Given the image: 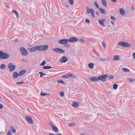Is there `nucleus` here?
I'll use <instances>...</instances> for the list:
<instances>
[{"instance_id":"obj_1","label":"nucleus","mask_w":135,"mask_h":135,"mask_svg":"<svg viewBox=\"0 0 135 135\" xmlns=\"http://www.w3.org/2000/svg\"><path fill=\"white\" fill-rule=\"evenodd\" d=\"M9 57V55L6 52H3L2 51H0V59H6Z\"/></svg>"},{"instance_id":"obj_2","label":"nucleus","mask_w":135,"mask_h":135,"mask_svg":"<svg viewBox=\"0 0 135 135\" xmlns=\"http://www.w3.org/2000/svg\"><path fill=\"white\" fill-rule=\"evenodd\" d=\"M117 44L118 45L122 46L124 47H129L131 46L129 44L122 41L118 42Z\"/></svg>"},{"instance_id":"obj_3","label":"nucleus","mask_w":135,"mask_h":135,"mask_svg":"<svg viewBox=\"0 0 135 135\" xmlns=\"http://www.w3.org/2000/svg\"><path fill=\"white\" fill-rule=\"evenodd\" d=\"M108 76L107 74L104 75H102L101 76H98V79L102 81L105 82L106 81V78Z\"/></svg>"},{"instance_id":"obj_4","label":"nucleus","mask_w":135,"mask_h":135,"mask_svg":"<svg viewBox=\"0 0 135 135\" xmlns=\"http://www.w3.org/2000/svg\"><path fill=\"white\" fill-rule=\"evenodd\" d=\"M25 118L27 122L30 124H32L33 123V119L30 116L26 115Z\"/></svg>"},{"instance_id":"obj_5","label":"nucleus","mask_w":135,"mask_h":135,"mask_svg":"<svg viewBox=\"0 0 135 135\" xmlns=\"http://www.w3.org/2000/svg\"><path fill=\"white\" fill-rule=\"evenodd\" d=\"M21 54L22 55L25 56L28 54V53L27 50L23 47H22L20 48Z\"/></svg>"},{"instance_id":"obj_6","label":"nucleus","mask_w":135,"mask_h":135,"mask_svg":"<svg viewBox=\"0 0 135 135\" xmlns=\"http://www.w3.org/2000/svg\"><path fill=\"white\" fill-rule=\"evenodd\" d=\"M8 68L9 69V71L11 72L15 69L16 68V66L15 65H13L12 63H9L8 65Z\"/></svg>"},{"instance_id":"obj_7","label":"nucleus","mask_w":135,"mask_h":135,"mask_svg":"<svg viewBox=\"0 0 135 135\" xmlns=\"http://www.w3.org/2000/svg\"><path fill=\"white\" fill-rule=\"evenodd\" d=\"M68 60V59L66 57L63 56L60 59L59 61L61 62L65 63L67 62Z\"/></svg>"},{"instance_id":"obj_8","label":"nucleus","mask_w":135,"mask_h":135,"mask_svg":"<svg viewBox=\"0 0 135 135\" xmlns=\"http://www.w3.org/2000/svg\"><path fill=\"white\" fill-rule=\"evenodd\" d=\"M68 42V39H61L59 41V43L61 45H63L67 44Z\"/></svg>"},{"instance_id":"obj_9","label":"nucleus","mask_w":135,"mask_h":135,"mask_svg":"<svg viewBox=\"0 0 135 135\" xmlns=\"http://www.w3.org/2000/svg\"><path fill=\"white\" fill-rule=\"evenodd\" d=\"M68 41L71 42H77L78 41V40L77 38L75 37L70 38L69 39H68Z\"/></svg>"},{"instance_id":"obj_10","label":"nucleus","mask_w":135,"mask_h":135,"mask_svg":"<svg viewBox=\"0 0 135 135\" xmlns=\"http://www.w3.org/2000/svg\"><path fill=\"white\" fill-rule=\"evenodd\" d=\"M105 21V20L103 18H102V20H99V23L100 25L103 27L105 26V25L103 22H104Z\"/></svg>"},{"instance_id":"obj_11","label":"nucleus","mask_w":135,"mask_h":135,"mask_svg":"<svg viewBox=\"0 0 135 135\" xmlns=\"http://www.w3.org/2000/svg\"><path fill=\"white\" fill-rule=\"evenodd\" d=\"M26 72V70H22L18 73V76H21L23 75H24L25 74Z\"/></svg>"},{"instance_id":"obj_12","label":"nucleus","mask_w":135,"mask_h":135,"mask_svg":"<svg viewBox=\"0 0 135 135\" xmlns=\"http://www.w3.org/2000/svg\"><path fill=\"white\" fill-rule=\"evenodd\" d=\"M79 104L78 102H73L72 103V106L75 108H76L78 107Z\"/></svg>"},{"instance_id":"obj_13","label":"nucleus","mask_w":135,"mask_h":135,"mask_svg":"<svg viewBox=\"0 0 135 135\" xmlns=\"http://www.w3.org/2000/svg\"><path fill=\"white\" fill-rule=\"evenodd\" d=\"M99 80L98 79V76L97 78L96 77H92V78H91L90 79V80L92 82H95L98 81Z\"/></svg>"},{"instance_id":"obj_14","label":"nucleus","mask_w":135,"mask_h":135,"mask_svg":"<svg viewBox=\"0 0 135 135\" xmlns=\"http://www.w3.org/2000/svg\"><path fill=\"white\" fill-rule=\"evenodd\" d=\"M42 45L40 46H36L35 47H36V51L38 50L39 51H41L42 50Z\"/></svg>"},{"instance_id":"obj_15","label":"nucleus","mask_w":135,"mask_h":135,"mask_svg":"<svg viewBox=\"0 0 135 135\" xmlns=\"http://www.w3.org/2000/svg\"><path fill=\"white\" fill-rule=\"evenodd\" d=\"M119 12L120 14L123 16H124L125 15L126 13L124 10L122 8H120L119 10Z\"/></svg>"},{"instance_id":"obj_16","label":"nucleus","mask_w":135,"mask_h":135,"mask_svg":"<svg viewBox=\"0 0 135 135\" xmlns=\"http://www.w3.org/2000/svg\"><path fill=\"white\" fill-rule=\"evenodd\" d=\"M35 46L32 48H28V50L31 52H33L36 51Z\"/></svg>"},{"instance_id":"obj_17","label":"nucleus","mask_w":135,"mask_h":135,"mask_svg":"<svg viewBox=\"0 0 135 135\" xmlns=\"http://www.w3.org/2000/svg\"><path fill=\"white\" fill-rule=\"evenodd\" d=\"M120 59V56L118 55H116L114 56L113 60L114 61H117L119 60Z\"/></svg>"},{"instance_id":"obj_18","label":"nucleus","mask_w":135,"mask_h":135,"mask_svg":"<svg viewBox=\"0 0 135 135\" xmlns=\"http://www.w3.org/2000/svg\"><path fill=\"white\" fill-rule=\"evenodd\" d=\"M52 129L56 132L57 133L58 132V129L55 126H53Z\"/></svg>"},{"instance_id":"obj_19","label":"nucleus","mask_w":135,"mask_h":135,"mask_svg":"<svg viewBox=\"0 0 135 135\" xmlns=\"http://www.w3.org/2000/svg\"><path fill=\"white\" fill-rule=\"evenodd\" d=\"M94 64L91 63L88 64V66L90 69H93L94 68Z\"/></svg>"},{"instance_id":"obj_20","label":"nucleus","mask_w":135,"mask_h":135,"mask_svg":"<svg viewBox=\"0 0 135 135\" xmlns=\"http://www.w3.org/2000/svg\"><path fill=\"white\" fill-rule=\"evenodd\" d=\"M90 13L91 14L92 17L93 18L95 17V16L94 15V12L93 10L91 8L90 9Z\"/></svg>"},{"instance_id":"obj_21","label":"nucleus","mask_w":135,"mask_h":135,"mask_svg":"<svg viewBox=\"0 0 135 135\" xmlns=\"http://www.w3.org/2000/svg\"><path fill=\"white\" fill-rule=\"evenodd\" d=\"M99 10L102 14H106V11L104 10L103 9L100 8Z\"/></svg>"},{"instance_id":"obj_22","label":"nucleus","mask_w":135,"mask_h":135,"mask_svg":"<svg viewBox=\"0 0 135 135\" xmlns=\"http://www.w3.org/2000/svg\"><path fill=\"white\" fill-rule=\"evenodd\" d=\"M13 77L15 78L16 79L17 78L18 75V74L16 72H14L13 74Z\"/></svg>"},{"instance_id":"obj_23","label":"nucleus","mask_w":135,"mask_h":135,"mask_svg":"<svg viewBox=\"0 0 135 135\" xmlns=\"http://www.w3.org/2000/svg\"><path fill=\"white\" fill-rule=\"evenodd\" d=\"M42 50H45L47 49L48 48V46L47 45H42Z\"/></svg>"},{"instance_id":"obj_24","label":"nucleus","mask_w":135,"mask_h":135,"mask_svg":"<svg viewBox=\"0 0 135 135\" xmlns=\"http://www.w3.org/2000/svg\"><path fill=\"white\" fill-rule=\"evenodd\" d=\"M6 68V65L4 64H2L0 66V69L2 70H4Z\"/></svg>"},{"instance_id":"obj_25","label":"nucleus","mask_w":135,"mask_h":135,"mask_svg":"<svg viewBox=\"0 0 135 135\" xmlns=\"http://www.w3.org/2000/svg\"><path fill=\"white\" fill-rule=\"evenodd\" d=\"M122 70L124 72H129L130 71L127 68H122Z\"/></svg>"},{"instance_id":"obj_26","label":"nucleus","mask_w":135,"mask_h":135,"mask_svg":"<svg viewBox=\"0 0 135 135\" xmlns=\"http://www.w3.org/2000/svg\"><path fill=\"white\" fill-rule=\"evenodd\" d=\"M102 2L103 5L105 7H107V2L105 0H102Z\"/></svg>"},{"instance_id":"obj_27","label":"nucleus","mask_w":135,"mask_h":135,"mask_svg":"<svg viewBox=\"0 0 135 135\" xmlns=\"http://www.w3.org/2000/svg\"><path fill=\"white\" fill-rule=\"evenodd\" d=\"M12 12L13 13L16 14V17L17 18H19L18 13L17 11H15L14 10H12Z\"/></svg>"},{"instance_id":"obj_28","label":"nucleus","mask_w":135,"mask_h":135,"mask_svg":"<svg viewBox=\"0 0 135 135\" xmlns=\"http://www.w3.org/2000/svg\"><path fill=\"white\" fill-rule=\"evenodd\" d=\"M10 129L11 131L13 133H15L16 132V129L13 127L11 126L10 127Z\"/></svg>"},{"instance_id":"obj_29","label":"nucleus","mask_w":135,"mask_h":135,"mask_svg":"<svg viewBox=\"0 0 135 135\" xmlns=\"http://www.w3.org/2000/svg\"><path fill=\"white\" fill-rule=\"evenodd\" d=\"M60 48H55L53 49V50L54 51H55V52L59 53V51H60Z\"/></svg>"},{"instance_id":"obj_30","label":"nucleus","mask_w":135,"mask_h":135,"mask_svg":"<svg viewBox=\"0 0 135 135\" xmlns=\"http://www.w3.org/2000/svg\"><path fill=\"white\" fill-rule=\"evenodd\" d=\"M52 68V67L50 66H44L43 67L44 69H49Z\"/></svg>"},{"instance_id":"obj_31","label":"nucleus","mask_w":135,"mask_h":135,"mask_svg":"<svg viewBox=\"0 0 135 135\" xmlns=\"http://www.w3.org/2000/svg\"><path fill=\"white\" fill-rule=\"evenodd\" d=\"M39 74L40 75V77H42L43 76L46 75V74H45L43 72H39Z\"/></svg>"},{"instance_id":"obj_32","label":"nucleus","mask_w":135,"mask_h":135,"mask_svg":"<svg viewBox=\"0 0 135 135\" xmlns=\"http://www.w3.org/2000/svg\"><path fill=\"white\" fill-rule=\"evenodd\" d=\"M57 82L58 83H60L63 84H65L64 82L62 80H57Z\"/></svg>"},{"instance_id":"obj_33","label":"nucleus","mask_w":135,"mask_h":135,"mask_svg":"<svg viewBox=\"0 0 135 135\" xmlns=\"http://www.w3.org/2000/svg\"><path fill=\"white\" fill-rule=\"evenodd\" d=\"M46 63V61L45 60H44L41 63L40 65V66H43L45 65Z\"/></svg>"},{"instance_id":"obj_34","label":"nucleus","mask_w":135,"mask_h":135,"mask_svg":"<svg viewBox=\"0 0 135 135\" xmlns=\"http://www.w3.org/2000/svg\"><path fill=\"white\" fill-rule=\"evenodd\" d=\"M118 86L117 84H114L113 85V87L114 89L116 90L117 89Z\"/></svg>"},{"instance_id":"obj_35","label":"nucleus","mask_w":135,"mask_h":135,"mask_svg":"<svg viewBox=\"0 0 135 135\" xmlns=\"http://www.w3.org/2000/svg\"><path fill=\"white\" fill-rule=\"evenodd\" d=\"M94 4L95 6L97 8L99 9L100 8H99V7L98 5V4L97 2H94Z\"/></svg>"},{"instance_id":"obj_36","label":"nucleus","mask_w":135,"mask_h":135,"mask_svg":"<svg viewBox=\"0 0 135 135\" xmlns=\"http://www.w3.org/2000/svg\"><path fill=\"white\" fill-rule=\"evenodd\" d=\"M65 51L64 50L60 48L59 53H65Z\"/></svg>"},{"instance_id":"obj_37","label":"nucleus","mask_w":135,"mask_h":135,"mask_svg":"<svg viewBox=\"0 0 135 135\" xmlns=\"http://www.w3.org/2000/svg\"><path fill=\"white\" fill-rule=\"evenodd\" d=\"M75 123H70L68 124V125L70 127L73 126L75 125Z\"/></svg>"},{"instance_id":"obj_38","label":"nucleus","mask_w":135,"mask_h":135,"mask_svg":"<svg viewBox=\"0 0 135 135\" xmlns=\"http://www.w3.org/2000/svg\"><path fill=\"white\" fill-rule=\"evenodd\" d=\"M62 77L64 78H69L68 74H66L62 76Z\"/></svg>"},{"instance_id":"obj_39","label":"nucleus","mask_w":135,"mask_h":135,"mask_svg":"<svg viewBox=\"0 0 135 135\" xmlns=\"http://www.w3.org/2000/svg\"><path fill=\"white\" fill-rule=\"evenodd\" d=\"M60 96L61 97H62L64 96V92L63 91H61L60 92Z\"/></svg>"},{"instance_id":"obj_40","label":"nucleus","mask_w":135,"mask_h":135,"mask_svg":"<svg viewBox=\"0 0 135 135\" xmlns=\"http://www.w3.org/2000/svg\"><path fill=\"white\" fill-rule=\"evenodd\" d=\"M86 8L87 12L88 13H89L90 12V10L89 9V7L88 6H86Z\"/></svg>"},{"instance_id":"obj_41","label":"nucleus","mask_w":135,"mask_h":135,"mask_svg":"<svg viewBox=\"0 0 135 135\" xmlns=\"http://www.w3.org/2000/svg\"><path fill=\"white\" fill-rule=\"evenodd\" d=\"M24 83V82H16V84L17 85H20L21 84H22V83Z\"/></svg>"},{"instance_id":"obj_42","label":"nucleus","mask_w":135,"mask_h":135,"mask_svg":"<svg viewBox=\"0 0 135 135\" xmlns=\"http://www.w3.org/2000/svg\"><path fill=\"white\" fill-rule=\"evenodd\" d=\"M40 94L41 96H45L47 95V94L46 93H44L41 92L40 93Z\"/></svg>"},{"instance_id":"obj_43","label":"nucleus","mask_w":135,"mask_h":135,"mask_svg":"<svg viewBox=\"0 0 135 135\" xmlns=\"http://www.w3.org/2000/svg\"><path fill=\"white\" fill-rule=\"evenodd\" d=\"M102 44L103 46L104 47V48L105 49H106V44L105 43V42H103L102 43Z\"/></svg>"},{"instance_id":"obj_44","label":"nucleus","mask_w":135,"mask_h":135,"mask_svg":"<svg viewBox=\"0 0 135 135\" xmlns=\"http://www.w3.org/2000/svg\"><path fill=\"white\" fill-rule=\"evenodd\" d=\"M109 79H113L114 78V76L113 75H110L108 76Z\"/></svg>"},{"instance_id":"obj_45","label":"nucleus","mask_w":135,"mask_h":135,"mask_svg":"<svg viewBox=\"0 0 135 135\" xmlns=\"http://www.w3.org/2000/svg\"><path fill=\"white\" fill-rule=\"evenodd\" d=\"M69 3L71 4H73L74 3L73 0H69Z\"/></svg>"},{"instance_id":"obj_46","label":"nucleus","mask_w":135,"mask_h":135,"mask_svg":"<svg viewBox=\"0 0 135 135\" xmlns=\"http://www.w3.org/2000/svg\"><path fill=\"white\" fill-rule=\"evenodd\" d=\"M85 22L86 23H89L90 22V21L89 19L87 18L86 19Z\"/></svg>"},{"instance_id":"obj_47","label":"nucleus","mask_w":135,"mask_h":135,"mask_svg":"<svg viewBox=\"0 0 135 135\" xmlns=\"http://www.w3.org/2000/svg\"><path fill=\"white\" fill-rule=\"evenodd\" d=\"M106 59H105L101 58L99 59V60L102 61H105Z\"/></svg>"},{"instance_id":"obj_48","label":"nucleus","mask_w":135,"mask_h":135,"mask_svg":"<svg viewBox=\"0 0 135 135\" xmlns=\"http://www.w3.org/2000/svg\"><path fill=\"white\" fill-rule=\"evenodd\" d=\"M68 75H69V78L70 77H71L72 78H73L74 77V75L72 74H68Z\"/></svg>"},{"instance_id":"obj_49","label":"nucleus","mask_w":135,"mask_h":135,"mask_svg":"<svg viewBox=\"0 0 135 135\" xmlns=\"http://www.w3.org/2000/svg\"><path fill=\"white\" fill-rule=\"evenodd\" d=\"M127 80H128L129 81L131 82H133L134 80L132 79H131V78H128V79H127Z\"/></svg>"},{"instance_id":"obj_50","label":"nucleus","mask_w":135,"mask_h":135,"mask_svg":"<svg viewBox=\"0 0 135 135\" xmlns=\"http://www.w3.org/2000/svg\"><path fill=\"white\" fill-rule=\"evenodd\" d=\"M65 47L66 48H70V45L69 44H67L66 45Z\"/></svg>"},{"instance_id":"obj_51","label":"nucleus","mask_w":135,"mask_h":135,"mask_svg":"<svg viewBox=\"0 0 135 135\" xmlns=\"http://www.w3.org/2000/svg\"><path fill=\"white\" fill-rule=\"evenodd\" d=\"M111 18L112 19V20L113 21H114L115 20V18L114 17H113L112 16L111 17Z\"/></svg>"},{"instance_id":"obj_52","label":"nucleus","mask_w":135,"mask_h":135,"mask_svg":"<svg viewBox=\"0 0 135 135\" xmlns=\"http://www.w3.org/2000/svg\"><path fill=\"white\" fill-rule=\"evenodd\" d=\"M128 135H134V133H133L130 132L129 133Z\"/></svg>"},{"instance_id":"obj_53","label":"nucleus","mask_w":135,"mask_h":135,"mask_svg":"<svg viewBox=\"0 0 135 135\" xmlns=\"http://www.w3.org/2000/svg\"><path fill=\"white\" fill-rule=\"evenodd\" d=\"M79 41L80 42H81L82 43H83L84 42L83 40L81 38H80L79 40Z\"/></svg>"},{"instance_id":"obj_54","label":"nucleus","mask_w":135,"mask_h":135,"mask_svg":"<svg viewBox=\"0 0 135 135\" xmlns=\"http://www.w3.org/2000/svg\"><path fill=\"white\" fill-rule=\"evenodd\" d=\"M7 135H12L10 131H8V134Z\"/></svg>"},{"instance_id":"obj_55","label":"nucleus","mask_w":135,"mask_h":135,"mask_svg":"<svg viewBox=\"0 0 135 135\" xmlns=\"http://www.w3.org/2000/svg\"><path fill=\"white\" fill-rule=\"evenodd\" d=\"M132 56L133 58L135 59V52H134Z\"/></svg>"},{"instance_id":"obj_56","label":"nucleus","mask_w":135,"mask_h":135,"mask_svg":"<svg viewBox=\"0 0 135 135\" xmlns=\"http://www.w3.org/2000/svg\"><path fill=\"white\" fill-rule=\"evenodd\" d=\"M3 107V105L0 103V109H2Z\"/></svg>"},{"instance_id":"obj_57","label":"nucleus","mask_w":135,"mask_h":135,"mask_svg":"<svg viewBox=\"0 0 135 135\" xmlns=\"http://www.w3.org/2000/svg\"><path fill=\"white\" fill-rule=\"evenodd\" d=\"M111 1L113 2H114V3H116L117 2V0H110Z\"/></svg>"},{"instance_id":"obj_58","label":"nucleus","mask_w":135,"mask_h":135,"mask_svg":"<svg viewBox=\"0 0 135 135\" xmlns=\"http://www.w3.org/2000/svg\"><path fill=\"white\" fill-rule=\"evenodd\" d=\"M49 123L50 125L52 126V127H53V126H54L53 124L51 122H50Z\"/></svg>"},{"instance_id":"obj_59","label":"nucleus","mask_w":135,"mask_h":135,"mask_svg":"<svg viewBox=\"0 0 135 135\" xmlns=\"http://www.w3.org/2000/svg\"><path fill=\"white\" fill-rule=\"evenodd\" d=\"M6 9H8L9 8V7L7 5L6 6Z\"/></svg>"},{"instance_id":"obj_60","label":"nucleus","mask_w":135,"mask_h":135,"mask_svg":"<svg viewBox=\"0 0 135 135\" xmlns=\"http://www.w3.org/2000/svg\"><path fill=\"white\" fill-rule=\"evenodd\" d=\"M96 14L98 16H99V13L98 12H97L96 13Z\"/></svg>"},{"instance_id":"obj_61","label":"nucleus","mask_w":135,"mask_h":135,"mask_svg":"<svg viewBox=\"0 0 135 135\" xmlns=\"http://www.w3.org/2000/svg\"><path fill=\"white\" fill-rule=\"evenodd\" d=\"M111 23L113 25H114V22H113V21H111Z\"/></svg>"},{"instance_id":"obj_62","label":"nucleus","mask_w":135,"mask_h":135,"mask_svg":"<svg viewBox=\"0 0 135 135\" xmlns=\"http://www.w3.org/2000/svg\"><path fill=\"white\" fill-rule=\"evenodd\" d=\"M49 135H54L52 133H50L49 134Z\"/></svg>"},{"instance_id":"obj_63","label":"nucleus","mask_w":135,"mask_h":135,"mask_svg":"<svg viewBox=\"0 0 135 135\" xmlns=\"http://www.w3.org/2000/svg\"><path fill=\"white\" fill-rule=\"evenodd\" d=\"M62 135V134L61 133H59L58 134H57L56 135Z\"/></svg>"},{"instance_id":"obj_64","label":"nucleus","mask_w":135,"mask_h":135,"mask_svg":"<svg viewBox=\"0 0 135 135\" xmlns=\"http://www.w3.org/2000/svg\"><path fill=\"white\" fill-rule=\"evenodd\" d=\"M107 59L108 60H110V59L109 58H107Z\"/></svg>"}]
</instances>
